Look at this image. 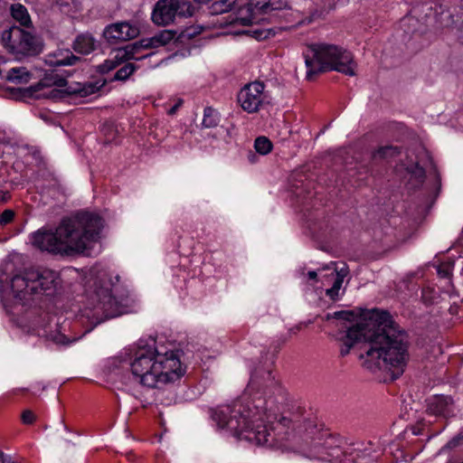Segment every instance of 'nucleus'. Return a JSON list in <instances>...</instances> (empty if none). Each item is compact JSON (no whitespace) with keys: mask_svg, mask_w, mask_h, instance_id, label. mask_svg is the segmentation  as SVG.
Listing matches in <instances>:
<instances>
[{"mask_svg":"<svg viewBox=\"0 0 463 463\" xmlns=\"http://www.w3.org/2000/svg\"><path fill=\"white\" fill-rule=\"evenodd\" d=\"M73 49L79 53L89 54L95 50V40L90 34H80L75 39Z\"/></svg>","mask_w":463,"mask_h":463,"instance_id":"a211bd4d","label":"nucleus"},{"mask_svg":"<svg viewBox=\"0 0 463 463\" xmlns=\"http://www.w3.org/2000/svg\"><path fill=\"white\" fill-rule=\"evenodd\" d=\"M190 5L180 0H158L154 5L151 20L159 26L174 23L175 17L185 16Z\"/></svg>","mask_w":463,"mask_h":463,"instance_id":"9d476101","label":"nucleus"},{"mask_svg":"<svg viewBox=\"0 0 463 463\" xmlns=\"http://www.w3.org/2000/svg\"><path fill=\"white\" fill-rule=\"evenodd\" d=\"M411 430H412V434L413 435H417L418 434V432L414 430V428H411Z\"/></svg>","mask_w":463,"mask_h":463,"instance_id":"a18cd8bd","label":"nucleus"},{"mask_svg":"<svg viewBox=\"0 0 463 463\" xmlns=\"http://www.w3.org/2000/svg\"><path fill=\"white\" fill-rule=\"evenodd\" d=\"M181 101L177 102L175 106H173L169 110H168V115H174L176 110L179 109V107L181 106Z\"/></svg>","mask_w":463,"mask_h":463,"instance_id":"e433bc0d","label":"nucleus"},{"mask_svg":"<svg viewBox=\"0 0 463 463\" xmlns=\"http://www.w3.org/2000/svg\"><path fill=\"white\" fill-rule=\"evenodd\" d=\"M62 428L64 429V430L68 431V427L66 425H62Z\"/></svg>","mask_w":463,"mask_h":463,"instance_id":"de8ad7c7","label":"nucleus"},{"mask_svg":"<svg viewBox=\"0 0 463 463\" xmlns=\"http://www.w3.org/2000/svg\"><path fill=\"white\" fill-rule=\"evenodd\" d=\"M153 55L154 52H150L141 56H137V47L127 45L124 48L114 50L110 53V56L103 63L98 66V71L100 73H108L122 62L129 60H146Z\"/></svg>","mask_w":463,"mask_h":463,"instance_id":"f8f14e48","label":"nucleus"},{"mask_svg":"<svg viewBox=\"0 0 463 463\" xmlns=\"http://www.w3.org/2000/svg\"><path fill=\"white\" fill-rule=\"evenodd\" d=\"M279 7L271 3L270 0H250L245 7L247 13L249 12H263L268 13L269 10L279 9Z\"/></svg>","mask_w":463,"mask_h":463,"instance_id":"aec40b11","label":"nucleus"},{"mask_svg":"<svg viewBox=\"0 0 463 463\" xmlns=\"http://www.w3.org/2000/svg\"><path fill=\"white\" fill-rule=\"evenodd\" d=\"M50 81H51V80L44 79L41 84H43L44 86L54 85V86L60 87V88L65 87L68 84L67 80H65L63 78L55 79L52 83Z\"/></svg>","mask_w":463,"mask_h":463,"instance_id":"2f4dec72","label":"nucleus"},{"mask_svg":"<svg viewBox=\"0 0 463 463\" xmlns=\"http://www.w3.org/2000/svg\"><path fill=\"white\" fill-rule=\"evenodd\" d=\"M348 268L347 266L344 265V267H342L339 270H337L336 269H334L333 271L331 272V276H334L335 273V279L343 282L344 281V279L348 275Z\"/></svg>","mask_w":463,"mask_h":463,"instance_id":"473e14b6","label":"nucleus"},{"mask_svg":"<svg viewBox=\"0 0 463 463\" xmlns=\"http://www.w3.org/2000/svg\"><path fill=\"white\" fill-rule=\"evenodd\" d=\"M138 34V26L128 22L109 24L103 32L104 37L110 43H115L119 41H128L136 38Z\"/></svg>","mask_w":463,"mask_h":463,"instance_id":"ddd939ff","label":"nucleus"},{"mask_svg":"<svg viewBox=\"0 0 463 463\" xmlns=\"http://www.w3.org/2000/svg\"><path fill=\"white\" fill-rule=\"evenodd\" d=\"M235 0H213L210 9L213 14H222L232 9Z\"/></svg>","mask_w":463,"mask_h":463,"instance_id":"b1692460","label":"nucleus"},{"mask_svg":"<svg viewBox=\"0 0 463 463\" xmlns=\"http://www.w3.org/2000/svg\"><path fill=\"white\" fill-rule=\"evenodd\" d=\"M0 460H1V463H12L10 459H6L5 458L4 454L0 455Z\"/></svg>","mask_w":463,"mask_h":463,"instance_id":"79ce46f5","label":"nucleus"},{"mask_svg":"<svg viewBox=\"0 0 463 463\" xmlns=\"http://www.w3.org/2000/svg\"><path fill=\"white\" fill-rule=\"evenodd\" d=\"M220 118L217 110L213 109L212 107H207L203 110V126L204 128H214L219 124Z\"/></svg>","mask_w":463,"mask_h":463,"instance_id":"4be33fe9","label":"nucleus"},{"mask_svg":"<svg viewBox=\"0 0 463 463\" xmlns=\"http://www.w3.org/2000/svg\"><path fill=\"white\" fill-rule=\"evenodd\" d=\"M290 422L289 420L286 419V418H283L282 420L280 422L278 423V425H283V426H287L288 423Z\"/></svg>","mask_w":463,"mask_h":463,"instance_id":"a19ab883","label":"nucleus"},{"mask_svg":"<svg viewBox=\"0 0 463 463\" xmlns=\"http://www.w3.org/2000/svg\"><path fill=\"white\" fill-rule=\"evenodd\" d=\"M419 173H420V176L423 175V171H422V169H421V168H420V169H419Z\"/></svg>","mask_w":463,"mask_h":463,"instance_id":"49530a36","label":"nucleus"},{"mask_svg":"<svg viewBox=\"0 0 463 463\" xmlns=\"http://www.w3.org/2000/svg\"><path fill=\"white\" fill-rule=\"evenodd\" d=\"M395 148L391 146L382 147L380 148L374 155L375 157H386L394 153Z\"/></svg>","mask_w":463,"mask_h":463,"instance_id":"f704fd0d","label":"nucleus"},{"mask_svg":"<svg viewBox=\"0 0 463 463\" xmlns=\"http://www.w3.org/2000/svg\"><path fill=\"white\" fill-rule=\"evenodd\" d=\"M59 274L51 269H27L12 278L11 291L15 302L24 306L43 293L53 295L60 286Z\"/></svg>","mask_w":463,"mask_h":463,"instance_id":"0eeeda50","label":"nucleus"},{"mask_svg":"<svg viewBox=\"0 0 463 463\" xmlns=\"http://www.w3.org/2000/svg\"><path fill=\"white\" fill-rule=\"evenodd\" d=\"M453 261H447L439 265L437 268V272L439 276L443 279H449L453 269Z\"/></svg>","mask_w":463,"mask_h":463,"instance_id":"bb28decb","label":"nucleus"},{"mask_svg":"<svg viewBox=\"0 0 463 463\" xmlns=\"http://www.w3.org/2000/svg\"><path fill=\"white\" fill-rule=\"evenodd\" d=\"M104 84L105 81L100 82L99 80L77 83L76 87H70L68 92L87 97L99 91Z\"/></svg>","mask_w":463,"mask_h":463,"instance_id":"f3484780","label":"nucleus"},{"mask_svg":"<svg viewBox=\"0 0 463 463\" xmlns=\"http://www.w3.org/2000/svg\"><path fill=\"white\" fill-rule=\"evenodd\" d=\"M101 227L100 217L82 213L62 220L54 232L37 231L33 234L32 243L39 250L54 255L82 254L97 241Z\"/></svg>","mask_w":463,"mask_h":463,"instance_id":"f03ea898","label":"nucleus"},{"mask_svg":"<svg viewBox=\"0 0 463 463\" xmlns=\"http://www.w3.org/2000/svg\"><path fill=\"white\" fill-rule=\"evenodd\" d=\"M265 99L264 84L260 81L246 84L238 93V102L249 113L258 111Z\"/></svg>","mask_w":463,"mask_h":463,"instance_id":"9b49d317","label":"nucleus"},{"mask_svg":"<svg viewBox=\"0 0 463 463\" xmlns=\"http://www.w3.org/2000/svg\"><path fill=\"white\" fill-rule=\"evenodd\" d=\"M14 216L12 210H5L0 214V224L5 225L9 223Z\"/></svg>","mask_w":463,"mask_h":463,"instance_id":"72a5a7b5","label":"nucleus"},{"mask_svg":"<svg viewBox=\"0 0 463 463\" xmlns=\"http://www.w3.org/2000/svg\"><path fill=\"white\" fill-rule=\"evenodd\" d=\"M298 432L304 436L312 457L335 463H360L361 450L353 446L341 445V441L327 430L318 429L312 420L298 424Z\"/></svg>","mask_w":463,"mask_h":463,"instance_id":"39448f33","label":"nucleus"},{"mask_svg":"<svg viewBox=\"0 0 463 463\" xmlns=\"http://www.w3.org/2000/svg\"><path fill=\"white\" fill-rule=\"evenodd\" d=\"M332 317L335 319H343V320H346V321H351L354 319V314L353 311L341 310V311L334 312L332 314Z\"/></svg>","mask_w":463,"mask_h":463,"instance_id":"c756f323","label":"nucleus"},{"mask_svg":"<svg viewBox=\"0 0 463 463\" xmlns=\"http://www.w3.org/2000/svg\"><path fill=\"white\" fill-rule=\"evenodd\" d=\"M159 39V42L163 44V46L168 44L175 35V33L171 30H163L156 34Z\"/></svg>","mask_w":463,"mask_h":463,"instance_id":"cd10ccee","label":"nucleus"},{"mask_svg":"<svg viewBox=\"0 0 463 463\" xmlns=\"http://www.w3.org/2000/svg\"><path fill=\"white\" fill-rule=\"evenodd\" d=\"M326 318V320H329V319L334 318V317H332V314H327Z\"/></svg>","mask_w":463,"mask_h":463,"instance_id":"c03bdc74","label":"nucleus"},{"mask_svg":"<svg viewBox=\"0 0 463 463\" xmlns=\"http://www.w3.org/2000/svg\"><path fill=\"white\" fill-rule=\"evenodd\" d=\"M356 343H363L360 360L365 369L373 373L388 371L392 379L403 373L408 358L406 335L388 312L373 309L363 314L347 330L341 355L349 354Z\"/></svg>","mask_w":463,"mask_h":463,"instance_id":"f257e3e1","label":"nucleus"},{"mask_svg":"<svg viewBox=\"0 0 463 463\" xmlns=\"http://www.w3.org/2000/svg\"><path fill=\"white\" fill-rule=\"evenodd\" d=\"M254 18L252 15L249 16H236L230 21V24H240L241 25H250L253 23Z\"/></svg>","mask_w":463,"mask_h":463,"instance_id":"7c9ffc66","label":"nucleus"},{"mask_svg":"<svg viewBox=\"0 0 463 463\" xmlns=\"http://www.w3.org/2000/svg\"><path fill=\"white\" fill-rule=\"evenodd\" d=\"M453 400L450 396L434 395L427 400V411L434 415L449 416L452 413Z\"/></svg>","mask_w":463,"mask_h":463,"instance_id":"4468645a","label":"nucleus"},{"mask_svg":"<svg viewBox=\"0 0 463 463\" xmlns=\"http://www.w3.org/2000/svg\"><path fill=\"white\" fill-rule=\"evenodd\" d=\"M307 66V78L319 72L336 71L348 76L356 74V63L353 54L335 44L312 43L307 45L304 53Z\"/></svg>","mask_w":463,"mask_h":463,"instance_id":"423d86ee","label":"nucleus"},{"mask_svg":"<svg viewBox=\"0 0 463 463\" xmlns=\"http://www.w3.org/2000/svg\"><path fill=\"white\" fill-rule=\"evenodd\" d=\"M260 403L255 404L253 409L241 402H234L232 406H222L216 412L215 420L240 439L256 445L272 444L276 440V428L264 423L265 412L260 409Z\"/></svg>","mask_w":463,"mask_h":463,"instance_id":"20e7f679","label":"nucleus"},{"mask_svg":"<svg viewBox=\"0 0 463 463\" xmlns=\"http://www.w3.org/2000/svg\"><path fill=\"white\" fill-rule=\"evenodd\" d=\"M12 17L22 26L29 27L32 24L30 14L26 7L21 4H13L10 7Z\"/></svg>","mask_w":463,"mask_h":463,"instance_id":"6ab92c4d","label":"nucleus"},{"mask_svg":"<svg viewBox=\"0 0 463 463\" xmlns=\"http://www.w3.org/2000/svg\"><path fill=\"white\" fill-rule=\"evenodd\" d=\"M35 416L32 411H24L22 414V420L24 424H32Z\"/></svg>","mask_w":463,"mask_h":463,"instance_id":"c9c22d12","label":"nucleus"},{"mask_svg":"<svg viewBox=\"0 0 463 463\" xmlns=\"http://www.w3.org/2000/svg\"><path fill=\"white\" fill-rule=\"evenodd\" d=\"M65 339H66V337L64 335H60V336H58V338L55 341L59 344L64 345V344L68 343V341L65 342Z\"/></svg>","mask_w":463,"mask_h":463,"instance_id":"ea45409f","label":"nucleus"},{"mask_svg":"<svg viewBox=\"0 0 463 463\" xmlns=\"http://www.w3.org/2000/svg\"><path fill=\"white\" fill-rule=\"evenodd\" d=\"M111 286L106 274L100 278L99 284H95L94 295L98 302L97 307L103 311L106 318L119 316L122 313V302L129 297L128 292L126 295H119V286L113 288Z\"/></svg>","mask_w":463,"mask_h":463,"instance_id":"1a4fd4ad","label":"nucleus"},{"mask_svg":"<svg viewBox=\"0 0 463 463\" xmlns=\"http://www.w3.org/2000/svg\"><path fill=\"white\" fill-rule=\"evenodd\" d=\"M80 60L70 50H57L46 58V62L51 66H68L73 65Z\"/></svg>","mask_w":463,"mask_h":463,"instance_id":"2eb2a0df","label":"nucleus"},{"mask_svg":"<svg viewBox=\"0 0 463 463\" xmlns=\"http://www.w3.org/2000/svg\"><path fill=\"white\" fill-rule=\"evenodd\" d=\"M134 380L148 388H160L179 380L185 373L179 351L165 350L155 344L139 345L130 363Z\"/></svg>","mask_w":463,"mask_h":463,"instance_id":"7ed1b4c3","label":"nucleus"},{"mask_svg":"<svg viewBox=\"0 0 463 463\" xmlns=\"http://www.w3.org/2000/svg\"><path fill=\"white\" fill-rule=\"evenodd\" d=\"M266 378L262 376L261 378L258 377L257 375H253L250 378V381L248 384V387L246 389V392L250 395H257L260 391L267 394V388L272 384L271 381V375L269 373H266Z\"/></svg>","mask_w":463,"mask_h":463,"instance_id":"dca6fc26","label":"nucleus"},{"mask_svg":"<svg viewBox=\"0 0 463 463\" xmlns=\"http://www.w3.org/2000/svg\"><path fill=\"white\" fill-rule=\"evenodd\" d=\"M6 77L14 83H27L31 79V73L24 67L13 68L7 72Z\"/></svg>","mask_w":463,"mask_h":463,"instance_id":"412c9836","label":"nucleus"},{"mask_svg":"<svg viewBox=\"0 0 463 463\" xmlns=\"http://www.w3.org/2000/svg\"><path fill=\"white\" fill-rule=\"evenodd\" d=\"M343 282L335 279L332 288L326 290V295L328 296L332 300H336L339 298V291Z\"/></svg>","mask_w":463,"mask_h":463,"instance_id":"c85d7f7f","label":"nucleus"},{"mask_svg":"<svg viewBox=\"0 0 463 463\" xmlns=\"http://www.w3.org/2000/svg\"><path fill=\"white\" fill-rule=\"evenodd\" d=\"M307 277H308L309 279H316L317 277V272L314 271V270L308 271L307 272Z\"/></svg>","mask_w":463,"mask_h":463,"instance_id":"58836bf2","label":"nucleus"},{"mask_svg":"<svg viewBox=\"0 0 463 463\" xmlns=\"http://www.w3.org/2000/svg\"><path fill=\"white\" fill-rule=\"evenodd\" d=\"M256 151L260 155H267L272 149V144L266 137H259L254 143Z\"/></svg>","mask_w":463,"mask_h":463,"instance_id":"393cba45","label":"nucleus"},{"mask_svg":"<svg viewBox=\"0 0 463 463\" xmlns=\"http://www.w3.org/2000/svg\"><path fill=\"white\" fill-rule=\"evenodd\" d=\"M48 96L51 97V98L55 99L58 96H60V91L57 90L56 89H53V90L49 91Z\"/></svg>","mask_w":463,"mask_h":463,"instance_id":"4c0bfd02","label":"nucleus"},{"mask_svg":"<svg viewBox=\"0 0 463 463\" xmlns=\"http://www.w3.org/2000/svg\"><path fill=\"white\" fill-rule=\"evenodd\" d=\"M129 45L137 47V55L141 49L148 50L163 46L156 34L150 38L142 39L141 41Z\"/></svg>","mask_w":463,"mask_h":463,"instance_id":"5701e85b","label":"nucleus"},{"mask_svg":"<svg viewBox=\"0 0 463 463\" xmlns=\"http://www.w3.org/2000/svg\"><path fill=\"white\" fill-rule=\"evenodd\" d=\"M136 70L133 63H127L120 68L115 74L114 79L118 80H127Z\"/></svg>","mask_w":463,"mask_h":463,"instance_id":"a878e982","label":"nucleus"},{"mask_svg":"<svg viewBox=\"0 0 463 463\" xmlns=\"http://www.w3.org/2000/svg\"><path fill=\"white\" fill-rule=\"evenodd\" d=\"M299 329H300V326H296V327L291 328L289 331L291 333L296 334Z\"/></svg>","mask_w":463,"mask_h":463,"instance_id":"37998d69","label":"nucleus"},{"mask_svg":"<svg viewBox=\"0 0 463 463\" xmlns=\"http://www.w3.org/2000/svg\"><path fill=\"white\" fill-rule=\"evenodd\" d=\"M1 41L5 48L16 57L34 55L42 51L41 41L30 32L18 26L4 30Z\"/></svg>","mask_w":463,"mask_h":463,"instance_id":"6e6552de","label":"nucleus"}]
</instances>
